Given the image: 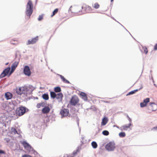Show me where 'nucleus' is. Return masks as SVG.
<instances>
[{"label": "nucleus", "instance_id": "79ce46f5", "mask_svg": "<svg viewBox=\"0 0 157 157\" xmlns=\"http://www.w3.org/2000/svg\"><path fill=\"white\" fill-rule=\"evenodd\" d=\"M8 64V63H6V65H7Z\"/></svg>", "mask_w": 157, "mask_h": 157}, {"label": "nucleus", "instance_id": "c85d7f7f", "mask_svg": "<svg viewBox=\"0 0 157 157\" xmlns=\"http://www.w3.org/2000/svg\"><path fill=\"white\" fill-rule=\"evenodd\" d=\"M93 7L95 9H98L99 8L100 5L98 3H95L94 4V5L93 6Z\"/></svg>", "mask_w": 157, "mask_h": 157}, {"label": "nucleus", "instance_id": "37998d69", "mask_svg": "<svg viewBox=\"0 0 157 157\" xmlns=\"http://www.w3.org/2000/svg\"><path fill=\"white\" fill-rule=\"evenodd\" d=\"M154 128H157V127H155Z\"/></svg>", "mask_w": 157, "mask_h": 157}, {"label": "nucleus", "instance_id": "bb28decb", "mask_svg": "<svg viewBox=\"0 0 157 157\" xmlns=\"http://www.w3.org/2000/svg\"><path fill=\"white\" fill-rule=\"evenodd\" d=\"M91 145L94 148H96L98 147V145L97 143L95 141H93L92 142Z\"/></svg>", "mask_w": 157, "mask_h": 157}, {"label": "nucleus", "instance_id": "f704fd0d", "mask_svg": "<svg viewBox=\"0 0 157 157\" xmlns=\"http://www.w3.org/2000/svg\"><path fill=\"white\" fill-rule=\"evenodd\" d=\"M44 105V103H40L37 104L36 105L37 107L38 108H40L41 106H43Z\"/></svg>", "mask_w": 157, "mask_h": 157}, {"label": "nucleus", "instance_id": "f03ea898", "mask_svg": "<svg viewBox=\"0 0 157 157\" xmlns=\"http://www.w3.org/2000/svg\"><path fill=\"white\" fill-rule=\"evenodd\" d=\"M81 12L82 13V14L85 13H90L94 12L93 9L89 6L83 4L81 7Z\"/></svg>", "mask_w": 157, "mask_h": 157}, {"label": "nucleus", "instance_id": "5701e85b", "mask_svg": "<svg viewBox=\"0 0 157 157\" xmlns=\"http://www.w3.org/2000/svg\"><path fill=\"white\" fill-rule=\"evenodd\" d=\"M22 91H23V93L25 94V93H27V92L28 90V88L25 86H22Z\"/></svg>", "mask_w": 157, "mask_h": 157}, {"label": "nucleus", "instance_id": "4be33fe9", "mask_svg": "<svg viewBox=\"0 0 157 157\" xmlns=\"http://www.w3.org/2000/svg\"><path fill=\"white\" fill-rule=\"evenodd\" d=\"M50 94L51 97L52 98L54 99L56 98V96L57 94H56L55 93V92H53V91H51L50 92Z\"/></svg>", "mask_w": 157, "mask_h": 157}, {"label": "nucleus", "instance_id": "ea45409f", "mask_svg": "<svg viewBox=\"0 0 157 157\" xmlns=\"http://www.w3.org/2000/svg\"><path fill=\"white\" fill-rule=\"evenodd\" d=\"M154 50H157V44L155 45L154 47Z\"/></svg>", "mask_w": 157, "mask_h": 157}, {"label": "nucleus", "instance_id": "c9c22d12", "mask_svg": "<svg viewBox=\"0 0 157 157\" xmlns=\"http://www.w3.org/2000/svg\"><path fill=\"white\" fill-rule=\"evenodd\" d=\"M150 101V99L149 98H146L144 100L143 102L144 103H146V104L147 105V103Z\"/></svg>", "mask_w": 157, "mask_h": 157}, {"label": "nucleus", "instance_id": "58836bf2", "mask_svg": "<svg viewBox=\"0 0 157 157\" xmlns=\"http://www.w3.org/2000/svg\"><path fill=\"white\" fill-rule=\"evenodd\" d=\"M22 157H32L31 156L28 155H24Z\"/></svg>", "mask_w": 157, "mask_h": 157}, {"label": "nucleus", "instance_id": "dca6fc26", "mask_svg": "<svg viewBox=\"0 0 157 157\" xmlns=\"http://www.w3.org/2000/svg\"><path fill=\"white\" fill-rule=\"evenodd\" d=\"M63 97V94L61 93H59L57 94L56 98L59 102H61L62 100Z\"/></svg>", "mask_w": 157, "mask_h": 157}, {"label": "nucleus", "instance_id": "7c9ffc66", "mask_svg": "<svg viewBox=\"0 0 157 157\" xmlns=\"http://www.w3.org/2000/svg\"><path fill=\"white\" fill-rule=\"evenodd\" d=\"M119 135L121 137H124L125 136L126 134L124 132H121L119 133Z\"/></svg>", "mask_w": 157, "mask_h": 157}, {"label": "nucleus", "instance_id": "9d476101", "mask_svg": "<svg viewBox=\"0 0 157 157\" xmlns=\"http://www.w3.org/2000/svg\"><path fill=\"white\" fill-rule=\"evenodd\" d=\"M10 69V67L5 69L0 75V78H2L6 76L9 72Z\"/></svg>", "mask_w": 157, "mask_h": 157}, {"label": "nucleus", "instance_id": "e433bc0d", "mask_svg": "<svg viewBox=\"0 0 157 157\" xmlns=\"http://www.w3.org/2000/svg\"><path fill=\"white\" fill-rule=\"evenodd\" d=\"M43 15H41L39 16L38 19L39 21H41L43 19Z\"/></svg>", "mask_w": 157, "mask_h": 157}, {"label": "nucleus", "instance_id": "6ab92c4d", "mask_svg": "<svg viewBox=\"0 0 157 157\" xmlns=\"http://www.w3.org/2000/svg\"><path fill=\"white\" fill-rule=\"evenodd\" d=\"M5 96L7 100L11 99L12 97V95L10 92H7L5 94Z\"/></svg>", "mask_w": 157, "mask_h": 157}, {"label": "nucleus", "instance_id": "a19ab883", "mask_svg": "<svg viewBox=\"0 0 157 157\" xmlns=\"http://www.w3.org/2000/svg\"><path fill=\"white\" fill-rule=\"evenodd\" d=\"M5 154V152L2 150H0V154Z\"/></svg>", "mask_w": 157, "mask_h": 157}, {"label": "nucleus", "instance_id": "b1692460", "mask_svg": "<svg viewBox=\"0 0 157 157\" xmlns=\"http://www.w3.org/2000/svg\"><path fill=\"white\" fill-rule=\"evenodd\" d=\"M10 43L13 44H18V40H17L12 39L10 40Z\"/></svg>", "mask_w": 157, "mask_h": 157}, {"label": "nucleus", "instance_id": "c756f323", "mask_svg": "<svg viewBox=\"0 0 157 157\" xmlns=\"http://www.w3.org/2000/svg\"><path fill=\"white\" fill-rule=\"evenodd\" d=\"M11 132L12 133H13L14 134H18L16 129L14 128H12L11 129Z\"/></svg>", "mask_w": 157, "mask_h": 157}, {"label": "nucleus", "instance_id": "f8f14e48", "mask_svg": "<svg viewBox=\"0 0 157 157\" xmlns=\"http://www.w3.org/2000/svg\"><path fill=\"white\" fill-rule=\"evenodd\" d=\"M19 64V62L17 61L15 62L12 65L11 67V71L10 73H13Z\"/></svg>", "mask_w": 157, "mask_h": 157}, {"label": "nucleus", "instance_id": "39448f33", "mask_svg": "<svg viewBox=\"0 0 157 157\" xmlns=\"http://www.w3.org/2000/svg\"><path fill=\"white\" fill-rule=\"evenodd\" d=\"M106 149L109 151L114 150L115 148V145L114 143L110 142L107 144L105 146Z\"/></svg>", "mask_w": 157, "mask_h": 157}, {"label": "nucleus", "instance_id": "9b49d317", "mask_svg": "<svg viewBox=\"0 0 157 157\" xmlns=\"http://www.w3.org/2000/svg\"><path fill=\"white\" fill-rule=\"evenodd\" d=\"M157 105L154 102H151L149 105V108L152 111H154L156 109Z\"/></svg>", "mask_w": 157, "mask_h": 157}, {"label": "nucleus", "instance_id": "aec40b11", "mask_svg": "<svg viewBox=\"0 0 157 157\" xmlns=\"http://www.w3.org/2000/svg\"><path fill=\"white\" fill-rule=\"evenodd\" d=\"M22 87H19L16 89V92L18 94H21L23 93V91L22 90Z\"/></svg>", "mask_w": 157, "mask_h": 157}, {"label": "nucleus", "instance_id": "20e7f679", "mask_svg": "<svg viewBox=\"0 0 157 157\" xmlns=\"http://www.w3.org/2000/svg\"><path fill=\"white\" fill-rule=\"evenodd\" d=\"M26 111V109L25 107L20 106L17 108L16 110V113L19 116L23 115Z\"/></svg>", "mask_w": 157, "mask_h": 157}, {"label": "nucleus", "instance_id": "ddd939ff", "mask_svg": "<svg viewBox=\"0 0 157 157\" xmlns=\"http://www.w3.org/2000/svg\"><path fill=\"white\" fill-rule=\"evenodd\" d=\"M131 125V123H129L128 124V125H123L121 127H117V128H119L121 130H127V129L129 128L130 126Z\"/></svg>", "mask_w": 157, "mask_h": 157}, {"label": "nucleus", "instance_id": "473e14b6", "mask_svg": "<svg viewBox=\"0 0 157 157\" xmlns=\"http://www.w3.org/2000/svg\"><path fill=\"white\" fill-rule=\"evenodd\" d=\"M102 134L105 136H108L109 135V132L107 130H104L102 132Z\"/></svg>", "mask_w": 157, "mask_h": 157}, {"label": "nucleus", "instance_id": "2f4dec72", "mask_svg": "<svg viewBox=\"0 0 157 157\" xmlns=\"http://www.w3.org/2000/svg\"><path fill=\"white\" fill-rule=\"evenodd\" d=\"M58 9L56 8L53 11L52 14L51 15V17H53L54 16L55 14H56L58 12Z\"/></svg>", "mask_w": 157, "mask_h": 157}, {"label": "nucleus", "instance_id": "6e6552de", "mask_svg": "<svg viewBox=\"0 0 157 157\" xmlns=\"http://www.w3.org/2000/svg\"><path fill=\"white\" fill-rule=\"evenodd\" d=\"M39 37L37 36L35 37L32 38L31 40H29L27 43V45L34 44L38 40Z\"/></svg>", "mask_w": 157, "mask_h": 157}, {"label": "nucleus", "instance_id": "4c0bfd02", "mask_svg": "<svg viewBox=\"0 0 157 157\" xmlns=\"http://www.w3.org/2000/svg\"><path fill=\"white\" fill-rule=\"evenodd\" d=\"M147 105L146 103H144V102H141L140 103V106L141 107H143L146 106Z\"/></svg>", "mask_w": 157, "mask_h": 157}, {"label": "nucleus", "instance_id": "c03bdc74", "mask_svg": "<svg viewBox=\"0 0 157 157\" xmlns=\"http://www.w3.org/2000/svg\"><path fill=\"white\" fill-rule=\"evenodd\" d=\"M113 0H111V2H112Z\"/></svg>", "mask_w": 157, "mask_h": 157}, {"label": "nucleus", "instance_id": "72a5a7b5", "mask_svg": "<svg viewBox=\"0 0 157 157\" xmlns=\"http://www.w3.org/2000/svg\"><path fill=\"white\" fill-rule=\"evenodd\" d=\"M143 48L144 50V52L147 54L148 52V49L146 46L143 47Z\"/></svg>", "mask_w": 157, "mask_h": 157}, {"label": "nucleus", "instance_id": "4468645a", "mask_svg": "<svg viewBox=\"0 0 157 157\" xmlns=\"http://www.w3.org/2000/svg\"><path fill=\"white\" fill-rule=\"evenodd\" d=\"M81 98L85 101L87 100L88 98L87 94L85 93L81 92L79 94Z\"/></svg>", "mask_w": 157, "mask_h": 157}, {"label": "nucleus", "instance_id": "f3484780", "mask_svg": "<svg viewBox=\"0 0 157 157\" xmlns=\"http://www.w3.org/2000/svg\"><path fill=\"white\" fill-rule=\"evenodd\" d=\"M21 144L23 146L24 148L26 149H29L31 148L30 145L25 141L22 142Z\"/></svg>", "mask_w": 157, "mask_h": 157}, {"label": "nucleus", "instance_id": "a211bd4d", "mask_svg": "<svg viewBox=\"0 0 157 157\" xmlns=\"http://www.w3.org/2000/svg\"><path fill=\"white\" fill-rule=\"evenodd\" d=\"M108 119L106 117H104L102 119V121L101 123V125H105L106 123H107L108 121Z\"/></svg>", "mask_w": 157, "mask_h": 157}, {"label": "nucleus", "instance_id": "7ed1b4c3", "mask_svg": "<svg viewBox=\"0 0 157 157\" xmlns=\"http://www.w3.org/2000/svg\"><path fill=\"white\" fill-rule=\"evenodd\" d=\"M81 7L79 6H71L69 9V10L72 13L80 15L82 14V13L81 12Z\"/></svg>", "mask_w": 157, "mask_h": 157}, {"label": "nucleus", "instance_id": "0eeeda50", "mask_svg": "<svg viewBox=\"0 0 157 157\" xmlns=\"http://www.w3.org/2000/svg\"><path fill=\"white\" fill-rule=\"evenodd\" d=\"M23 72L24 74L28 76L31 75V72L29 67L28 66H25L24 68Z\"/></svg>", "mask_w": 157, "mask_h": 157}, {"label": "nucleus", "instance_id": "2eb2a0df", "mask_svg": "<svg viewBox=\"0 0 157 157\" xmlns=\"http://www.w3.org/2000/svg\"><path fill=\"white\" fill-rule=\"evenodd\" d=\"M50 110V109L49 107L45 106L42 109V111L43 113L47 114L49 112Z\"/></svg>", "mask_w": 157, "mask_h": 157}, {"label": "nucleus", "instance_id": "423d86ee", "mask_svg": "<svg viewBox=\"0 0 157 157\" xmlns=\"http://www.w3.org/2000/svg\"><path fill=\"white\" fill-rule=\"evenodd\" d=\"M79 101L78 98L76 95H74L72 97L70 101V103L72 105H76Z\"/></svg>", "mask_w": 157, "mask_h": 157}, {"label": "nucleus", "instance_id": "1a4fd4ad", "mask_svg": "<svg viewBox=\"0 0 157 157\" xmlns=\"http://www.w3.org/2000/svg\"><path fill=\"white\" fill-rule=\"evenodd\" d=\"M60 114L62 117H66L69 114V110L66 109H62L60 112Z\"/></svg>", "mask_w": 157, "mask_h": 157}, {"label": "nucleus", "instance_id": "f257e3e1", "mask_svg": "<svg viewBox=\"0 0 157 157\" xmlns=\"http://www.w3.org/2000/svg\"><path fill=\"white\" fill-rule=\"evenodd\" d=\"M33 5L32 1L29 0L26 5V14L29 17V18L32 14L33 12Z\"/></svg>", "mask_w": 157, "mask_h": 157}, {"label": "nucleus", "instance_id": "412c9836", "mask_svg": "<svg viewBox=\"0 0 157 157\" xmlns=\"http://www.w3.org/2000/svg\"><path fill=\"white\" fill-rule=\"evenodd\" d=\"M60 77L63 82L67 83H70V82L67 80H66L63 76L62 75H60Z\"/></svg>", "mask_w": 157, "mask_h": 157}, {"label": "nucleus", "instance_id": "a878e982", "mask_svg": "<svg viewBox=\"0 0 157 157\" xmlns=\"http://www.w3.org/2000/svg\"><path fill=\"white\" fill-rule=\"evenodd\" d=\"M139 90L136 89V90H134L132 91H131V92H130L126 95L128 96V95H131V94H134L137 91H138Z\"/></svg>", "mask_w": 157, "mask_h": 157}, {"label": "nucleus", "instance_id": "cd10ccee", "mask_svg": "<svg viewBox=\"0 0 157 157\" xmlns=\"http://www.w3.org/2000/svg\"><path fill=\"white\" fill-rule=\"evenodd\" d=\"M54 90L56 92H59L61 91L60 88L59 86L55 87Z\"/></svg>", "mask_w": 157, "mask_h": 157}, {"label": "nucleus", "instance_id": "393cba45", "mask_svg": "<svg viewBox=\"0 0 157 157\" xmlns=\"http://www.w3.org/2000/svg\"><path fill=\"white\" fill-rule=\"evenodd\" d=\"M42 98L45 100H48L49 99L48 95L47 94H44L42 95Z\"/></svg>", "mask_w": 157, "mask_h": 157}]
</instances>
